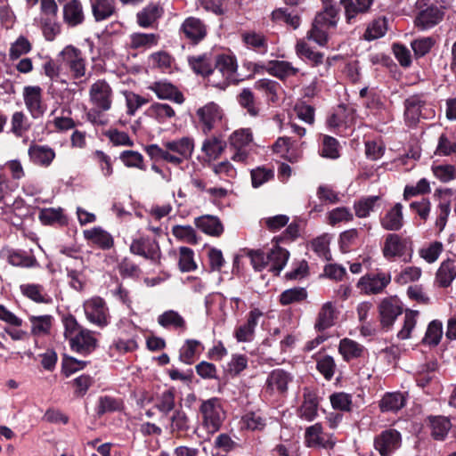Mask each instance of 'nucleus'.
Returning <instances> with one entry per match:
<instances>
[{"label":"nucleus","instance_id":"53","mask_svg":"<svg viewBox=\"0 0 456 456\" xmlns=\"http://www.w3.org/2000/svg\"><path fill=\"white\" fill-rule=\"evenodd\" d=\"M379 200V196H368L360 199L354 204L355 216L359 218H365L374 210L375 204Z\"/></svg>","mask_w":456,"mask_h":456},{"label":"nucleus","instance_id":"1","mask_svg":"<svg viewBox=\"0 0 456 456\" xmlns=\"http://www.w3.org/2000/svg\"><path fill=\"white\" fill-rule=\"evenodd\" d=\"M45 75L53 82L66 84L69 77L76 84L88 79L90 72L85 53L74 45H66L56 56L43 65Z\"/></svg>","mask_w":456,"mask_h":456},{"label":"nucleus","instance_id":"6","mask_svg":"<svg viewBox=\"0 0 456 456\" xmlns=\"http://www.w3.org/2000/svg\"><path fill=\"white\" fill-rule=\"evenodd\" d=\"M83 308L86 318L91 324L101 329L110 324L111 316L103 298L93 297L84 302Z\"/></svg>","mask_w":456,"mask_h":456},{"label":"nucleus","instance_id":"54","mask_svg":"<svg viewBox=\"0 0 456 456\" xmlns=\"http://www.w3.org/2000/svg\"><path fill=\"white\" fill-rule=\"evenodd\" d=\"M443 336V324L440 321H432L427 329L425 337L422 339L423 344L428 346H437Z\"/></svg>","mask_w":456,"mask_h":456},{"label":"nucleus","instance_id":"44","mask_svg":"<svg viewBox=\"0 0 456 456\" xmlns=\"http://www.w3.org/2000/svg\"><path fill=\"white\" fill-rule=\"evenodd\" d=\"M406 403V397L403 393H387L379 403L381 411H398Z\"/></svg>","mask_w":456,"mask_h":456},{"label":"nucleus","instance_id":"33","mask_svg":"<svg viewBox=\"0 0 456 456\" xmlns=\"http://www.w3.org/2000/svg\"><path fill=\"white\" fill-rule=\"evenodd\" d=\"M28 321L31 325V335L40 338L50 334L53 322V315H29Z\"/></svg>","mask_w":456,"mask_h":456},{"label":"nucleus","instance_id":"49","mask_svg":"<svg viewBox=\"0 0 456 456\" xmlns=\"http://www.w3.org/2000/svg\"><path fill=\"white\" fill-rule=\"evenodd\" d=\"M296 53L302 59H306L314 65L322 63L324 55L320 52L314 51L305 40L297 41L296 45Z\"/></svg>","mask_w":456,"mask_h":456},{"label":"nucleus","instance_id":"27","mask_svg":"<svg viewBox=\"0 0 456 456\" xmlns=\"http://www.w3.org/2000/svg\"><path fill=\"white\" fill-rule=\"evenodd\" d=\"M83 235L86 240L91 241L103 250L110 249L114 245L112 235L101 226L85 230Z\"/></svg>","mask_w":456,"mask_h":456},{"label":"nucleus","instance_id":"8","mask_svg":"<svg viewBox=\"0 0 456 456\" xmlns=\"http://www.w3.org/2000/svg\"><path fill=\"white\" fill-rule=\"evenodd\" d=\"M89 102L99 110L108 111L113 102V90L104 79H98L90 86Z\"/></svg>","mask_w":456,"mask_h":456},{"label":"nucleus","instance_id":"17","mask_svg":"<svg viewBox=\"0 0 456 456\" xmlns=\"http://www.w3.org/2000/svg\"><path fill=\"white\" fill-rule=\"evenodd\" d=\"M130 251L153 263H159L161 255L159 243L148 238L134 240L130 245Z\"/></svg>","mask_w":456,"mask_h":456},{"label":"nucleus","instance_id":"16","mask_svg":"<svg viewBox=\"0 0 456 456\" xmlns=\"http://www.w3.org/2000/svg\"><path fill=\"white\" fill-rule=\"evenodd\" d=\"M263 312L258 308H254L247 315L246 322L238 326L234 330V338L238 342L245 343L253 340L255 330L258 324Z\"/></svg>","mask_w":456,"mask_h":456},{"label":"nucleus","instance_id":"31","mask_svg":"<svg viewBox=\"0 0 456 456\" xmlns=\"http://www.w3.org/2000/svg\"><path fill=\"white\" fill-rule=\"evenodd\" d=\"M406 248L405 243L401 237L395 233H390L387 236L382 248L383 256L387 259L401 257L404 255Z\"/></svg>","mask_w":456,"mask_h":456},{"label":"nucleus","instance_id":"15","mask_svg":"<svg viewBox=\"0 0 456 456\" xmlns=\"http://www.w3.org/2000/svg\"><path fill=\"white\" fill-rule=\"evenodd\" d=\"M391 282L389 273L379 272L360 278L357 287L365 294H379Z\"/></svg>","mask_w":456,"mask_h":456},{"label":"nucleus","instance_id":"34","mask_svg":"<svg viewBox=\"0 0 456 456\" xmlns=\"http://www.w3.org/2000/svg\"><path fill=\"white\" fill-rule=\"evenodd\" d=\"M158 323L168 330L184 331L187 328L184 318L175 310H167L159 314L157 319Z\"/></svg>","mask_w":456,"mask_h":456},{"label":"nucleus","instance_id":"38","mask_svg":"<svg viewBox=\"0 0 456 456\" xmlns=\"http://www.w3.org/2000/svg\"><path fill=\"white\" fill-rule=\"evenodd\" d=\"M289 257V253L287 249L278 245L273 246V248L267 253L270 270L276 275L279 274L286 265Z\"/></svg>","mask_w":456,"mask_h":456},{"label":"nucleus","instance_id":"7","mask_svg":"<svg viewBox=\"0 0 456 456\" xmlns=\"http://www.w3.org/2000/svg\"><path fill=\"white\" fill-rule=\"evenodd\" d=\"M163 146L169 153V164L179 166L191 158L194 151V140L189 136H183L173 140L163 141Z\"/></svg>","mask_w":456,"mask_h":456},{"label":"nucleus","instance_id":"30","mask_svg":"<svg viewBox=\"0 0 456 456\" xmlns=\"http://www.w3.org/2000/svg\"><path fill=\"white\" fill-rule=\"evenodd\" d=\"M380 224L387 231H399L403 226V205L401 203H395L394 207L380 218Z\"/></svg>","mask_w":456,"mask_h":456},{"label":"nucleus","instance_id":"10","mask_svg":"<svg viewBox=\"0 0 456 456\" xmlns=\"http://www.w3.org/2000/svg\"><path fill=\"white\" fill-rule=\"evenodd\" d=\"M401 443L400 432L394 428H388L374 437L373 445L380 456H390L401 446Z\"/></svg>","mask_w":456,"mask_h":456},{"label":"nucleus","instance_id":"52","mask_svg":"<svg viewBox=\"0 0 456 456\" xmlns=\"http://www.w3.org/2000/svg\"><path fill=\"white\" fill-rule=\"evenodd\" d=\"M191 428L190 419L183 410H176L170 418V431L172 433H185Z\"/></svg>","mask_w":456,"mask_h":456},{"label":"nucleus","instance_id":"43","mask_svg":"<svg viewBox=\"0 0 456 456\" xmlns=\"http://www.w3.org/2000/svg\"><path fill=\"white\" fill-rule=\"evenodd\" d=\"M338 351L343 359L349 362L361 357L364 352V346L353 339L346 338L340 340Z\"/></svg>","mask_w":456,"mask_h":456},{"label":"nucleus","instance_id":"25","mask_svg":"<svg viewBox=\"0 0 456 456\" xmlns=\"http://www.w3.org/2000/svg\"><path fill=\"white\" fill-rule=\"evenodd\" d=\"M149 89L154 92L159 99L170 100L178 104H182L184 102L183 94L169 82H155L149 86Z\"/></svg>","mask_w":456,"mask_h":456},{"label":"nucleus","instance_id":"59","mask_svg":"<svg viewBox=\"0 0 456 456\" xmlns=\"http://www.w3.org/2000/svg\"><path fill=\"white\" fill-rule=\"evenodd\" d=\"M238 101L250 116L256 117L259 114V108L256 104L255 96L250 89L244 88L240 93Z\"/></svg>","mask_w":456,"mask_h":456},{"label":"nucleus","instance_id":"24","mask_svg":"<svg viewBox=\"0 0 456 456\" xmlns=\"http://www.w3.org/2000/svg\"><path fill=\"white\" fill-rule=\"evenodd\" d=\"M215 60L211 53H202L188 57V63L191 69L198 75L208 77L213 76Z\"/></svg>","mask_w":456,"mask_h":456},{"label":"nucleus","instance_id":"46","mask_svg":"<svg viewBox=\"0 0 456 456\" xmlns=\"http://www.w3.org/2000/svg\"><path fill=\"white\" fill-rule=\"evenodd\" d=\"M387 28V19L386 17H379L368 25L363 34V38L367 41L380 38L385 36Z\"/></svg>","mask_w":456,"mask_h":456},{"label":"nucleus","instance_id":"45","mask_svg":"<svg viewBox=\"0 0 456 456\" xmlns=\"http://www.w3.org/2000/svg\"><path fill=\"white\" fill-rule=\"evenodd\" d=\"M159 36L155 33H133L129 46L132 49H149L158 45Z\"/></svg>","mask_w":456,"mask_h":456},{"label":"nucleus","instance_id":"61","mask_svg":"<svg viewBox=\"0 0 456 456\" xmlns=\"http://www.w3.org/2000/svg\"><path fill=\"white\" fill-rule=\"evenodd\" d=\"M200 346V341L195 339H187L180 349V360L186 364H191L194 362L197 349Z\"/></svg>","mask_w":456,"mask_h":456},{"label":"nucleus","instance_id":"62","mask_svg":"<svg viewBox=\"0 0 456 456\" xmlns=\"http://www.w3.org/2000/svg\"><path fill=\"white\" fill-rule=\"evenodd\" d=\"M120 160L127 167H135L144 170L143 156L135 151H124L120 153Z\"/></svg>","mask_w":456,"mask_h":456},{"label":"nucleus","instance_id":"39","mask_svg":"<svg viewBox=\"0 0 456 456\" xmlns=\"http://www.w3.org/2000/svg\"><path fill=\"white\" fill-rule=\"evenodd\" d=\"M372 3L373 0H340L347 23H351L358 14L366 12Z\"/></svg>","mask_w":456,"mask_h":456},{"label":"nucleus","instance_id":"56","mask_svg":"<svg viewBox=\"0 0 456 456\" xmlns=\"http://www.w3.org/2000/svg\"><path fill=\"white\" fill-rule=\"evenodd\" d=\"M173 235L179 240L195 245L198 237L195 230L191 225H175L172 228Z\"/></svg>","mask_w":456,"mask_h":456},{"label":"nucleus","instance_id":"18","mask_svg":"<svg viewBox=\"0 0 456 456\" xmlns=\"http://www.w3.org/2000/svg\"><path fill=\"white\" fill-rule=\"evenodd\" d=\"M305 440L308 447L330 449L335 444L332 436L324 434L320 423H315L305 429Z\"/></svg>","mask_w":456,"mask_h":456},{"label":"nucleus","instance_id":"19","mask_svg":"<svg viewBox=\"0 0 456 456\" xmlns=\"http://www.w3.org/2000/svg\"><path fill=\"white\" fill-rule=\"evenodd\" d=\"M444 14L442 7L430 5L418 13L414 24L420 30H428L437 25L443 20Z\"/></svg>","mask_w":456,"mask_h":456},{"label":"nucleus","instance_id":"57","mask_svg":"<svg viewBox=\"0 0 456 456\" xmlns=\"http://www.w3.org/2000/svg\"><path fill=\"white\" fill-rule=\"evenodd\" d=\"M307 297L305 289L296 287L284 290L280 296V302L282 305H288L305 300Z\"/></svg>","mask_w":456,"mask_h":456},{"label":"nucleus","instance_id":"40","mask_svg":"<svg viewBox=\"0 0 456 456\" xmlns=\"http://www.w3.org/2000/svg\"><path fill=\"white\" fill-rule=\"evenodd\" d=\"M267 72L280 79H286L297 74L299 69L286 61H270L265 67Z\"/></svg>","mask_w":456,"mask_h":456},{"label":"nucleus","instance_id":"23","mask_svg":"<svg viewBox=\"0 0 456 456\" xmlns=\"http://www.w3.org/2000/svg\"><path fill=\"white\" fill-rule=\"evenodd\" d=\"M293 381V376L282 370L275 369L270 372L266 379V386L273 393L283 395L288 390V386Z\"/></svg>","mask_w":456,"mask_h":456},{"label":"nucleus","instance_id":"55","mask_svg":"<svg viewBox=\"0 0 456 456\" xmlns=\"http://www.w3.org/2000/svg\"><path fill=\"white\" fill-rule=\"evenodd\" d=\"M435 154L438 156H451L456 154L455 137L446 134H442L438 138Z\"/></svg>","mask_w":456,"mask_h":456},{"label":"nucleus","instance_id":"63","mask_svg":"<svg viewBox=\"0 0 456 456\" xmlns=\"http://www.w3.org/2000/svg\"><path fill=\"white\" fill-rule=\"evenodd\" d=\"M435 43L436 41L433 37H425L413 40L411 43V46L413 50L415 57L420 58L430 52Z\"/></svg>","mask_w":456,"mask_h":456},{"label":"nucleus","instance_id":"3","mask_svg":"<svg viewBox=\"0 0 456 456\" xmlns=\"http://www.w3.org/2000/svg\"><path fill=\"white\" fill-rule=\"evenodd\" d=\"M404 122L409 127H415L420 119H433L436 117L435 106L424 95L414 94L403 102Z\"/></svg>","mask_w":456,"mask_h":456},{"label":"nucleus","instance_id":"50","mask_svg":"<svg viewBox=\"0 0 456 456\" xmlns=\"http://www.w3.org/2000/svg\"><path fill=\"white\" fill-rule=\"evenodd\" d=\"M226 148V142L219 136L206 139L202 144V151L209 158L216 159Z\"/></svg>","mask_w":456,"mask_h":456},{"label":"nucleus","instance_id":"2","mask_svg":"<svg viewBox=\"0 0 456 456\" xmlns=\"http://www.w3.org/2000/svg\"><path fill=\"white\" fill-rule=\"evenodd\" d=\"M338 8L329 4L318 12L312 23V28L306 34V38L315 42L320 46L328 44L330 34L337 28L339 20Z\"/></svg>","mask_w":456,"mask_h":456},{"label":"nucleus","instance_id":"4","mask_svg":"<svg viewBox=\"0 0 456 456\" xmlns=\"http://www.w3.org/2000/svg\"><path fill=\"white\" fill-rule=\"evenodd\" d=\"M238 64L235 57L220 54L215 59L213 76L209 83L218 88H225L230 84L238 83L240 78L237 73Z\"/></svg>","mask_w":456,"mask_h":456},{"label":"nucleus","instance_id":"9","mask_svg":"<svg viewBox=\"0 0 456 456\" xmlns=\"http://www.w3.org/2000/svg\"><path fill=\"white\" fill-rule=\"evenodd\" d=\"M454 191L451 188H439L435 191L434 197L437 198L438 203L436 208L435 225L439 232L446 226L448 217L452 211V200Z\"/></svg>","mask_w":456,"mask_h":456},{"label":"nucleus","instance_id":"42","mask_svg":"<svg viewBox=\"0 0 456 456\" xmlns=\"http://www.w3.org/2000/svg\"><path fill=\"white\" fill-rule=\"evenodd\" d=\"M436 281L442 287H448L456 278V259L444 261L436 272Z\"/></svg>","mask_w":456,"mask_h":456},{"label":"nucleus","instance_id":"12","mask_svg":"<svg viewBox=\"0 0 456 456\" xmlns=\"http://www.w3.org/2000/svg\"><path fill=\"white\" fill-rule=\"evenodd\" d=\"M179 33L192 45H198L208 35V27L200 18L187 17L179 28Z\"/></svg>","mask_w":456,"mask_h":456},{"label":"nucleus","instance_id":"14","mask_svg":"<svg viewBox=\"0 0 456 456\" xmlns=\"http://www.w3.org/2000/svg\"><path fill=\"white\" fill-rule=\"evenodd\" d=\"M23 100L27 110L34 118H38L46 110L42 95L43 89L38 86H27L23 88Z\"/></svg>","mask_w":456,"mask_h":456},{"label":"nucleus","instance_id":"36","mask_svg":"<svg viewBox=\"0 0 456 456\" xmlns=\"http://www.w3.org/2000/svg\"><path fill=\"white\" fill-rule=\"evenodd\" d=\"M195 225L204 233L219 237L224 232V226L218 217L215 216H202L195 218Z\"/></svg>","mask_w":456,"mask_h":456},{"label":"nucleus","instance_id":"21","mask_svg":"<svg viewBox=\"0 0 456 456\" xmlns=\"http://www.w3.org/2000/svg\"><path fill=\"white\" fill-rule=\"evenodd\" d=\"M29 160L37 166L48 167L55 159V151L48 145L32 142L28 150Z\"/></svg>","mask_w":456,"mask_h":456},{"label":"nucleus","instance_id":"22","mask_svg":"<svg viewBox=\"0 0 456 456\" xmlns=\"http://www.w3.org/2000/svg\"><path fill=\"white\" fill-rule=\"evenodd\" d=\"M339 312L333 302L324 303L319 310L314 323V328L318 331H323L335 325Z\"/></svg>","mask_w":456,"mask_h":456},{"label":"nucleus","instance_id":"58","mask_svg":"<svg viewBox=\"0 0 456 456\" xmlns=\"http://www.w3.org/2000/svg\"><path fill=\"white\" fill-rule=\"evenodd\" d=\"M175 394L171 389L161 393L156 399L155 407L163 414L167 415L175 409Z\"/></svg>","mask_w":456,"mask_h":456},{"label":"nucleus","instance_id":"60","mask_svg":"<svg viewBox=\"0 0 456 456\" xmlns=\"http://www.w3.org/2000/svg\"><path fill=\"white\" fill-rule=\"evenodd\" d=\"M11 124V131L17 137H21L30 127L28 118L21 111H16L12 114Z\"/></svg>","mask_w":456,"mask_h":456},{"label":"nucleus","instance_id":"64","mask_svg":"<svg viewBox=\"0 0 456 456\" xmlns=\"http://www.w3.org/2000/svg\"><path fill=\"white\" fill-rule=\"evenodd\" d=\"M432 172L442 183H449L456 178V167L453 165H434Z\"/></svg>","mask_w":456,"mask_h":456},{"label":"nucleus","instance_id":"32","mask_svg":"<svg viewBox=\"0 0 456 456\" xmlns=\"http://www.w3.org/2000/svg\"><path fill=\"white\" fill-rule=\"evenodd\" d=\"M95 21L100 22L110 18L116 12L115 0H89Z\"/></svg>","mask_w":456,"mask_h":456},{"label":"nucleus","instance_id":"26","mask_svg":"<svg viewBox=\"0 0 456 456\" xmlns=\"http://www.w3.org/2000/svg\"><path fill=\"white\" fill-rule=\"evenodd\" d=\"M379 315L381 324L385 328L393 325L398 315L402 314L403 309L394 298H386L379 305Z\"/></svg>","mask_w":456,"mask_h":456},{"label":"nucleus","instance_id":"13","mask_svg":"<svg viewBox=\"0 0 456 456\" xmlns=\"http://www.w3.org/2000/svg\"><path fill=\"white\" fill-rule=\"evenodd\" d=\"M196 114L201 124L202 132L205 134H209L221 124L224 117L223 110L213 102L199 108Z\"/></svg>","mask_w":456,"mask_h":456},{"label":"nucleus","instance_id":"35","mask_svg":"<svg viewBox=\"0 0 456 456\" xmlns=\"http://www.w3.org/2000/svg\"><path fill=\"white\" fill-rule=\"evenodd\" d=\"M63 19L71 27L77 26L84 21L85 14L79 0H71L63 6Z\"/></svg>","mask_w":456,"mask_h":456},{"label":"nucleus","instance_id":"5","mask_svg":"<svg viewBox=\"0 0 456 456\" xmlns=\"http://www.w3.org/2000/svg\"><path fill=\"white\" fill-rule=\"evenodd\" d=\"M200 411L202 415V424L209 433L217 432L224 419L225 411L220 399L212 397L201 403Z\"/></svg>","mask_w":456,"mask_h":456},{"label":"nucleus","instance_id":"20","mask_svg":"<svg viewBox=\"0 0 456 456\" xmlns=\"http://www.w3.org/2000/svg\"><path fill=\"white\" fill-rule=\"evenodd\" d=\"M69 345L73 351L87 354L96 348L97 339L94 338L93 331L83 328L76 336L72 337Z\"/></svg>","mask_w":456,"mask_h":456},{"label":"nucleus","instance_id":"28","mask_svg":"<svg viewBox=\"0 0 456 456\" xmlns=\"http://www.w3.org/2000/svg\"><path fill=\"white\" fill-rule=\"evenodd\" d=\"M319 398L314 392L305 390L304 392V400L297 411L300 419L306 421H313L318 413Z\"/></svg>","mask_w":456,"mask_h":456},{"label":"nucleus","instance_id":"41","mask_svg":"<svg viewBox=\"0 0 456 456\" xmlns=\"http://www.w3.org/2000/svg\"><path fill=\"white\" fill-rule=\"evenodd\" d=\"M21 294L36 303L49 304L52 298L45 292V289L40 284L24 283L20 286Z\"/></svg>","mask_w":456,"mask_h":456},{"label":"nucleus","instance_id":"51","mask_svg":"<svg viewBox=\"0 0 456 456\" xmlns=\"http://www.w3.org/2000/svg\"><path fill=\"white\" fill-rule=\"evenodd\" d=\"M39 219L44 224H53L57 223L59 224L64 225L68 223V219L63 215V210L61 208H48L42 209L39 212Z\"/></svg>","mask_w":456,"mask_h":456},{"label":"nucleus","instance_id":"11","mask_svg":"<svg viewBox=\"0 0 456 456\" xmlns=\"http://www.w3.org/2000/svg\"><path fill=\"white\" fill-rule=\"evenodd\" d=\"M253 136L249 129L241 128L234 131L229 137L230 147L234 150L232 159L245 163L248 158L247 146L252 142Z\"/></svg>","mask_w":456,"mask_h":456},{"label":"nucleus","instance_id":"37","mask_svg":"<svg viewBox=\"0 0 456 456\" xmlns=\"http://www.w3.org/2000/svg\"><path fill=\"white\" fill-rule=\"evenodd\" d=\"M163 13L162 8L158 4H151L136 14V20L142 28H151Z\"/></svg>","mask_w":456,"mask_h":456},{"label":"nucleus","instance_id":"47","mask_svg":"<svg viewBox=\"0 0 456 456\" xmlns=\"http://www.w3.org/2000/svg\"><path fill=\"white\" fill-rule=\"evenodd\" d=\"M146 114L159 123H164L175 117V111L169 104L155 102L147 109Z\"/></svg>","mask_w":456,"mask_h":456},{"label":"nucleus","instance_id":"29","mask_svg":"<svg viewBox=\"0 0 456 456\" xmlns=\"http://www.w3.org/2000/svg\"><path fill=\"white\" fill-rule=\"evenodd\" d=\"M7 261L10 265L21 268H34L39 266V263L32 250H9L7 254Z\"/></svg>","mask_w":456,"mask_h":456},{"label":"nucleus","instance_id":"48","mask_svg":"<svg viewBox=\"0 0 456 456\" xmlns=\"http://www.w3.org/2000/svg\"><path fill=\"white\" fill-rule=\"evenodd\" d=\"M431 435L436 440H444L451 428L450 420L442 416L429 417Z\"/></svg>","mask_w":456,"mask_h":456}]
</instances>
